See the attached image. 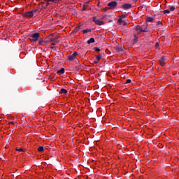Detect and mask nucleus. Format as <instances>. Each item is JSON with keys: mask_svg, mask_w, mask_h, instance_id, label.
Returning <instances> with one entry per match:
<instances>
[{"mask_svg": "<svg viewBox=\"0 0 179 179\" xmlns=\"http://www.w3.org/2000/svg\"><path fill=\"white\" fill-rule=\"evenodd\" d=\"M40 38H41V36H40V33L38 32L31 34L29 37V40L31 43H36V41L40 40Z\"/></svg>", "mask_w": 179, "mask_h": 179, "instance_id": "obj_1", "label": "nucleus"}, {"mask_svg": "<svg viewBox=\"0 0 179 179\" xmlns=\"http://www.w3.org/2000/svg\"><path fill=\"white\" fill-rule=\"evenodd\" d=\"M144 27H142L141 25H137L136 27V30L138 31V33H148V24H145V28L143 29Z\"/></svg>", "mask_w": 179, "mask_h": 179, "instance_id": "obj_2", "label": "nucleus"}, {"mask_svg": "<svg viewBox=\"0 0 179 179\" xmlns=\"http://www.w3.org/2000/svg\"><path fill=\"white\" fill-rule=\"evenodd\" d=\"M117 5H118V3H117V1H110L108 3L109 9H115V8H117Z\"/></svg>", "mask_w": 179, "mask_h": 179, "instance_id": "obj_3", "label": "nucleus"}, {"mask_svg": "<svg viewBox=\"0 0 179 179\" xmlns=\"http://www.w3.org/2000/svg\"><path fill=\"white\" fill-rule=\"evenodd\" d=\"M93 22L98 24L99 26H103L104 24V22L103 21H101L100 20H97V17H93Z\"/></svg>", "mask_w": 179, "mask_h": 179, "instance_id": "obj_4", "label": "nucleus"}, {"mask_svg": "<svg viewBox=\"0 0 179 179\" xmlns=\"http://www.w3.org/2000/svg\"><path fill=\"white\" fill-rule=\"evenodd\" d=\"M48 41L51 43L52 45H55V44H58V43H59V41L57 38H49Z\"/></svg>", "mask_w": 179, "mask_h": 179, "instance_id": "obj_5", "label": "nucleus"}, {"mask_svg": "<svg viewBox=\"0 0 179 179\" xmlns=\"http://www.w3.org/2000/svg\"><path fill=\"white\" fill-rule=\"evenodd\" d=\"M24 17H33V13L31 11H28L22 13Z\"/></svg>", "mask_w": 179, "mask_h": 179, "instance_id": "obj_6", "label": "nucleus"}, {"mask_svg": "<svg viewBox=\"0 0 179 179\" xmlns=\"http://www.w3.org/2000/svg\"><path fill=\"white\" fill-rule=\"evenodd\" d=\"M166 59V58L164 56H162L161 57V59H159V64H160L161 66H164L166 65V62H165Z\"/></svg>", "mask_w": 179, "mask_h": 179, "instance_id": "obj_7", "label": "nucleus"}, {"mask_svg": "<svg viewBox=\"0 0 179 179\" xmlns=\"http://www.w3.org/2000/svg\"><path fill=\"white\" fill-rule=\"evenodd\" d=\"M76 55H78L77 52H75L72 55H69L68 57L69 61H73V59H75V58H76Z\"/></svg>", "mask_w": 179, "mask_h": 179, "instance_id": "obj_8", "label": "nucleus"}, {"mask_svg": "<svg viewBox=\"0 0 179 179\" xmlns=\"http://www.w3.org/2000/svg\"><path fill=\"white\" fill-rule=\"evenodd\" d=\"M122 9L127 10V9H131L132 8V4L130 3H125L122 6Z\"/></svg>", "mask_w": 179, "mask_h": 179, "instance_id": "obj_9", "label": "nucleus"}, {"mask_svg": "<svg viewBox=\"0 0 179 179\" xmlns=\"http://www.w3.org/2000/svg\"><path fill=\"white\" fill-rule=\"evenodd\" d=\"M115 50L117 52H122V51H124V48H122V46H116L115 47Z\"/></svg>", "mask_w": 179, "mask_h": 179, "instance_id": "obj_10", "label": "nucleus"}, {"mask_svg": "<svg viewBox=\"0 0 179 179\" xmlns=\"http://www.w3.org/2000/svg\"><path fill=\"white\" fill-rule=\"evenodd\" d=\"M66 93H68V91L66 89H61L59 94H66Z\"/></svg>", "mask_w": 179, "mask_h": 179, "instance_id": "obj_11", "label": "nucleus"}, {"mask_svg": "<svg viewBox=\"0 0 179 179\" xmlns=\"http://www.w3.org/2000/svg\"><path fill=\"white\" fill-rule=\"evenodd\" d=\"M57 73H61L62 75L65 73V69L62 68L60 70L57 71Z\"/></svg>", "mask_w": 179, "mask_h": 179, "instance_id": "obj_12", "label": "nucleus"}, {"mask_svg": "<svg viewBox=\"0 0 179 179\" xmlns=\"http://www.w3.org/2000/svg\"><path fill=\"white\" fill-rule=\"evenodd\" d=\"M92 43H94V38H90L87 41V44H92Z\"/></svg>", "mask_w": 179, "mask_h": 179, "instance_id": "obj_13", "label": "nucleus"}, {"mask_svg": "<svg viewBox=\"0 0 179 179\" xmlns=\"http://www.w3.org/2000/svg\"><path fill=\"white\" fill-rule=\"evenodd\" d=\"M78 30H80V26L76 27L75 29L73 31V33H78Z\"/></svg>", "mask_w": 179, "mask_h": 179, "instance_id": "obj_14", "label": "nucleus"}, {"mask_svg": "<svg viewBox=\"0 0 179 179\" xmlns=\"http://www.w3.org/2000/svg\"><path fill=\"white\" fill-rule=\"evenodd\" d=\"M146 22H153V17H148L147 19H146Z\"/></svg>", "mask_w": 179, "mask_h": 179, "instance_id": "obj_15", "label": "nucleus"}, {"mask_svg": "<svg viewBox=\"0 0 179 179\" xmlns=\"http://www.w3.org/2000/svg\"><path fill=\"white\" fill-rule=\"evenodd\" d=\"M90 31H92V29H91L83 30V34H86V33H89V32H90Z\"/></svg>", "mask_w": 179, "mask_h": 179, "instance_id": "obj_16", "label": "nucleus"}, {"mask_svg": "<svg viewBox=\"0 0 179 179\" xmlns=\"http://www.w3.org/2000/svg\"><path fill=\"white\" fill-rule=\"evenodd\" d=\"M38 152H44V147L43 146H40L38 148Z\"/></svg>", "mask_w": 179, "mask_h": 179, "instance_id": "obj_17", "label": "nucleus"}, {"mask_svg": "<svg viewBox=\"0 0 179 179\" xmlns=\"http://www.w3.org/2000/svg\"><path fill=\"white\" fill-rule=\"evenodd\" d=\"M38 10V9H34L32 10L31 12L32 13V15L34 16V13H36Z\"/></svg>", "mask_w": 179, "mask_h": 179, "instance_id": "obj_18", "label": "nucleus"}, {"mask_svg": "<svg viewBox=\"0 0 179 179\" xmlns=\"http://www.w3.org/2000/svg\"><path fill=\"white\" fill-rule=\"evenodd\" d=\"M170 10L171 12H174V10H176V7L173 6H170Z\"/></svg>", "mask_w": 179, "mask_h": 179, "instance_id": "obj_19", "label": "nucleus"}, {"mask_svg": "<svg viewBox=\"0 0 179 179\" xmlns=\"http://www.w3.org/2000/svg\"><path fill=\"white\" fill-rule=\"evenodd\" d=\"M43 43H44V41L41 39V38H39L38 44L41 45H43Z\"/></svg>", "mask_w": 179, "mask_h": 179, "instance_id": "obj_20", "label": "nucleus"}, {"mask_svg": "<svg viewBox=\"0 0 179 179\" xmlns=\"http://www.w3.org/2000/svg\"><path fill=\"white\" fill-rule=\"evenodd\" d=\"M94 51H96V52H100V51H101L100 48H96V47L94 48Z\"/></svg>", "mask_w": 179, "mask_h": 179, "instance_id": "obj_21", "label": "nucleus"}, {"mask_svg": "<svg viewBox=\"0 0 179 179\" xmlns=\"http://www.w3.org/2000/svg\"><path fill=\"white\" fill-rule=\"evenodd\" d=\"M100 59H101V55H99L96 57V60L99 62V61H100Z\"/></svg>", "mask_w": 179, "mask_h": 179, "instance_id": "obj_22", "label": "nucleus"}, {"mask_svg": "<svg viewBox=\"0 0 179 179\" xmlns=\"http://www.w3.org/2000/svg\"><path fill=\"white\" fill-rule=\"evenodd\" d=\"M134 43H136V41H138V36H136V34L134 35Z\"/></svg>", "mask_w": 179, "mask_h": 179, "instance_id": "obj_23", "label": "nucleus"}, {"mask_svg": "<svg viewBox=\"0 0 179 179\" xmlns=\"http://www.w3.org/2000/svg\"><path fill=\"white\" fill-rule=\"evenodd\" d=\"M124 20H122V18H119L118 19V23H120V24H121V23H123Z\"/></svg>", "mask_w": 179, "mask_h": 179, "instance_id": "obj_24", "label": "nucleus"}, {"mask_svg": "<svg viewBox=\"0 0 179 179\" xmlns=\"http://www.w3.org/2000/svg\"><path fill=\"white\" fill-rule=\"evenodd\" d=\"M157 26H159V25L162 26V24H163V23L162 22V21H157Z\"/></svg>", "mask_w": 179, "mask_h": 179, "instance_id": "obj_25", "label": "nucleus"}, {"mask_svg": "<svg viewBox=\"0 0 179 179\" xmlns=\"http://www.w3.org/2000/svg\"><path fill=\"white\" fill-rule=\"evenodd\" d=\"M163 13L166 14V13H170V10H165L163 11Z\"/></svg>", "mask_w": 179, "mask_h": 179, "instance_id": "obj_26", "label": "nucleus"}, {"mask_svg": "<svg viewBox=\"0 0 179 179\" xmlns=\"http://www.w3.org/2000/svg\"><path fill=\"white\" fill-rule=\"evenodd\" d=\"M16 150L17 151V152H23V149H22V148H16Z\"/></svg>", "mask_w": 179, "mask_h": 179, "instance_id": "obj_27", "label": "nucleus"}, {"mask_svg": "<svg viewBox=\"0 0 179 179\" xmlns=\"http://www.w3.org/2000/svg\"><path fill=\"white\" fill-rule=\"evenodd\" d=\"M46 2V6H48V5H51V3L48 1V0H45Z\"/></svg>", "mask_w": 179, "mask_h": 179, "instance_id": "obj_28", "label": "nucleus"}, {"mask_svg": "<svg viewBox=\"0 0 179 179\" xmlns=\"http://www.w3.org/2000/svg\"><path fill=\"white\" fill-rule=\"evenodd\" d=\"M108 9H110L108 8V6H107V7H106L105 8H103V10H105V12H107V10H108Z\"/></svg>", "mask_w": 179, "mask_h": 179, "instance_id": "obj_29", "label": "nucleus"}, {"mask_svg": "<svg viewBox=\"0 0 179 179\" xmlns=\"http://www.w3.org/2000/svg\"><path fill=\"white\" fill-rule=\"evenodd\" d=\"M125 83L126 84L131 83V79H127Z\"/></svg>", "mask_w": 179, "mask_h": 179, "instance_id": "obj_30", "label": "nucleus"}, {"mask_svg": "<svg viewBox=\"0 0 179 179\" xmlns=\"http://www.w3.org/2000/svg\"><path fill=\"white\" fill-rule=\"evenodd\" d=\"M50 3H54V0H48Z\"/></svg>", "mask_w": 179, "mask_h": 179, "instance_id": "obj_31", "label": "nucleus"}, {"mask_svg": "<svg viewBox=\"0 0 179 179\" xmlns=\"http://www.w3.org/2000/svg\"><path fill=\"white\" fill-rule=\"evenodd\" d=\"M54 1V3H57V2H59V0H53Z\"/></svg>", "mask_w": 179, "mask_h": 179, "instance_id": "obj_32", "label": "nucleus"}, {"mask_svg": "<svg viewBox=\"0 0 179 179\" xmlns=\"http://www.w3.org/2000/svg\"><path fill=\"white\" fill-rule=\"evenodd\" d=\"M93 64H99V62H98L97 60H94V61L93 62Z\"/></svg>", "mask_w": 179, "mask_h": 179, "instance_id": "obj_33", "label": "nucleus"}, {"mask_svg": "<svg viewBox=\"0 0 179 179\" xmlns=\"http://www.w3.org/2000/svg\"><path fill=\"white\" fill-rule=\"evenodd\" d=\"M155 47H159V42H157V43H155Z\"/></svg>", "mask_w": 179, "mask_h": 179, "instance_id": "obj_34", "label": "nucleus"}, {"mask_svg": "<svg viewBox=\"0 0 179 179\" xmlns=\"http://www.w3.org/2000/svg\"><path fill=\"white\" fill-rule=\"evenodd\" d=\"M121 17L122 19H124L125 17V15H122Z\"/></svg>", "mask_w": 179, "mask_h": 179, "instance_id": "obj_35", "label": "nucleus"}, {"mask_svg": "<svg viewBox=\"0 0 179 179\" xmlns=\"http://www.w3.org/2000/svg\"><path fill=\"white\" fill-rule=\"evenodd\" d=\"M127 24V22L125 21H123V25L125 26Z\"/></svg>", "mask_w": 179, "mask_h": 179, "instance_id": "obj_36", "label": "nucleus"}, {"mask_svg": "<svg viewBox=\"0 0 179 179\" xmlns=\"http://www.w3.org/2000/svg\"><path fill=\"white\" fill-rule=\"evenodd\" d=\"M83 10H86V8H83Z\"/></svg>", "mask_w": 179, "mask_h": 179, "instance_id": "obj_37", "label": "nucleus"}, {"mask_svg": "<svg viewBox=\"0 0 179 179\" xmlns=\"http://www.w3.org/2000/svg\"><path fill=\"white\" fill-rule=\"evenodd\" d=\"M143 29H145L146 27V25H143Z\"/></svg>", "mask_w": 179, "mask_h": 179, "instance_id": "obj_38", "label": "nucleus"}, {"mask_svg": "<svg viewBox=\"0 0 179 179\" xmlns=\"http://www.w3.org/2000/svg\"><path fill=\"white\" fill-rule=\"evenodd\" d=\"M50 36H54V34H50Z\"/></svg>", "mask_w": 179, "mask_h": 179, "instance_id": "obj_39", "label": "nucleus"}, {"mask_svg": "<svg viewBox=\"0 0 179 179\" xmlns=\"http://www.w3.org/2000/svg\"><path fill=\"white\" fill-rule=\"evenodd\" d=\"M100 6V3H99L98 4H97V6Z\"/></svg>", "mask_w": 179, "mask_h": 179, "instance_id": "obj_40", "label": "nucleus"}, {"mask_svg": "<svg viewBox=\"0 0 179 179\" xmlns=\"http://www.w3.org/2000/svg\"><path fill=\"white\" fill-rule=\"evenodd\" d=\"M87 5V3H85V6H86Z\"/></svg>", "mask_w": 179, "mask_h": 179, "instance_id": "obj_41", "label": "nucleus"}, {"mask_svg": "<svg viewBox=\"0 0 179 179\" xmlns=\"http://www.w3.org/2000/svg\"><path fill=\"white\" fill-rule=\"evenodd\" d=\"M133 1H134V2H136V1H138V0H133Z\"/></svg>", "mask_w": 179, "mask_h": 179, "instance_id": "obj_42", "label": "nucleus"}, {"mask_svg": "<svg viewBox=\"0 0 179 179\" xmlns=\"http://www.w3.org/2000/svg\"><path fill=\"white\" fill-rule=\"evenodd\" d=\"M51 48H54V47H51Z\"/></svg>", "mask_w": 179, "mask_h": 179, "instance_id": "obj_43", "label": "nucleus"}, {"mask_svg": "<svg viewBox=\"0 0 179 179\" xmlns=\"http://www.w3.org/2000/svg\"><path fill=\"white\" fill-rule=\"evenodd\" d=\"M10 124H13V122H10Z\"/></svg>", "mask_w": 179, "mask_h": 179, "instance_id": "obj_44", "label": "nucleus"}, {"mask_svg": "<svg viewBox=\"0 0 179 179\" xmlns=\"http://www.w3.org/2000/svg\"><path fill=\"white\" fill-rule=\"evenodd\" d=\"M103 17H106V16H103Z\"/></svg>", "mask_w": 179, "mask_h": 179, "instance_id": "obj_45", "label": "nucleus"}]
</instances>
